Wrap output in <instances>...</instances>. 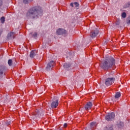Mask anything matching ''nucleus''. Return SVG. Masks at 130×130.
I'll list each match as a JSON object with an SVG mask.
<instances>
[{
	"label": "nucleus",
	"instance_id": "nucleus-1",
	"mask_svg": "<svg viewBox=\"0 0 130 130\" xmlns=\"http://www.w3.org/2000/svg\"><path fill=\"white\" fill-rule=\"evenodd\" d=\"M42 9L40 7H35L29 9L27 13V17L30 19H38L39 17L42 16Z\"/></svg>",
	"mask_w": 130,
	"mask_h": 130
},
{
	"label": "nucleus",
	"instance_id": "nucleus-2",
	"mask_svg": "<svg viewBox=\"0 0 130 130\" xmlns=\"http://www.w3.org/2000/svg\"><path fill=\"white\" fill-rule=\"evenodd\" d=\"M115 64V59L112 57H110L105 59V61L100 64V67L103 70H108L111 68L112 66Z\"/></svg>",
	"mask_w": 130,
	"mask_h": 130
},
{
	"label": "nucleus",
	"instance_id": "nucleus-3",
	"mask_svg": "<svg viewBox=\"0 0 130 130\" xmlns=\"http://www.w3.org/2000/svg\"><path fill=\"white\" fill-rule=\"evenodd\" d=\"M115 81V78L113 77H109L106 79L105 84L106 86H110L114 83Z\"/></svg>",
	"mask_w": 130,
	"mask_h": 130
},
{
	"label": "nucleus",
	"instance_id": "nucleus-4",
	"mask_svg": "<svg viewBox=\"0 0 130 130\" xmlns=\"http://www.w3.org/2000/svg\"><path fill=\"white\" fill-rule=\"evenodd\" d=\"M114 117H115V114L114 113L112 112L110 113H108L105 116L106 120L107 121H111L114 119Z\"/></svg>",
	"mask_w": 130,
	"mask_h": 130
},
{
	"label": "nucleus",
	"instance_id": "nucleus-5",
	"mask_svg": "<svg viewBox=\"0 0 130 130\" xmlns=\"http://www.w3.org/2000/svg\"><path fill=\"white\" fill-rule=\"evenodd\" d=\"M58 106V99L56 96L53 98V102L51 103V107L52 108H56Z\"/></svg>",
	"mask_w": 130,
	"mask_h": 130
},
{
	"label": "nucleus",
	"instance_id": "nucleus-6",
	"mask_svg": "<svg viewBox=\"0 0 130 130\" xmlns=\"http://www.w3.org/2000/svg\"><path fill=\"white\" fill-rule=\"evenodd\" d=\"M54 63H55V62H54V61H50V62L47 64L46 68V71H50V70H52L53 68V66H54Z\"/></svg>",
	"mask_w": 130,
	"mask_h": 130
},
{
	"label": "nucleus",
	"instance_id": "nucleus-7",
	"mask_svg": "<svg viewBox=\"0 0 130 130\" xmlns=\"http://www.w3.org/2000/svg\"><path fill=\"white\" fill-rule=\"evenodd\" d=\"M98 34H99V30L97 28H95L94 30L91 32L90 36L92 38H95Z\"/></svg>",
	"mask_w": 130,
	"mask_h": 130
},
{
	"label": "nucleus",
	"instance_id": "nucleus-8",
	"mask_svg": "<svg viewBox=\"0 0 130 130\" xmlns=\"http://www.w3.org/2000/svg\"><path fill=\"white\" fill-rule=\"evenodd\" d=\"M42 113V110H39L38 111H36V114L32 116L31 118H32V119H35L36 118H37V117H40V115H41Z\"/></svg>",
	"mask_w": 130,
	"mask_h": 130
},
{
	"label": "nucleus",
	"instance_id": "nucleus-9",
	"mask_svg": "<svg viewBox=\"0 0 130 130\" xmlns=\"http://www.w3.org/2000/svg\"><path fill=\"white\" fill-rule=\"evenodd\" d=\"M56 33L58 35H62L63 34H66L67 33V30L59 28L57 30Z\"/></svg>",
	"mask_w": 130,
	"mask_h": 130
},
{
	"label": "nucleus",
	"instance_id": "nucleus-10",
	"mask_svg": "<svg viewBox=\"0 0 130 130\" xmlns=\"http://www.w3.org/2000/svg\"><path fill=\"white\" fill-rule=\"evenodd\" d=\"M7 38L9 39V40L14 39V38H15V32H11L9 33L7 36Z\"/></svg>",
	"mask_w": 130,
	"mask_h": 130
},
{
	"label": "nucleus",
	"instance_id": "nucleus-11",
	"mask_svg": "<svg viewBox=\"0 0 130 130\" xmlns=\"http://www.w3.org/2000/svg\"><path fill=\"white\" fill-rule=\"evenodd\" d=\"M92 103L88 102L85 105V109L86 110H89V109H91V108H92Z\"/></svg>",
	"mask_w": 130,
	"mask_h": 130
},
{
	"label": "nucleus",
	"instance_id": "nucleus-12",
	"mask_svg": "<svg viewBox=\"0 0 130 130\" xmlns=\"http://www.w3.org/2000/svg\"><path fill=\"white\" fill-rule=\"evenodd\" d=\"M37 54V51L35 50H32L30 52V57H31V58H33L35 56H36Z\"/></svg>",
	"mask_w": 130,
	"mask_h": 130
},
{
	"label": "nucleus",
	"instance_id": "nucleus-13",
	"mask_svg": "<svg viewBox=\"0 0 130 130\" xmlns=\"http://www.w3.org/2000/svg\"><path fill=\"white\" fill-rule=\"evenodd\" d=\"M117 127L119 130L121 129V128L123 127V123L120 122V124H118Z\"/></svg>",
	"mask_w": 130,
	"mask_h": 130
},
{
	"label": "nucleus",
	"instance_id": "nucleus-14",
	"mask_svg": "<svg viewBox=\"0 0 130 130\" xmlns=\"http://www.w3.org/2000/svg\"><path fill=\"white\" fill-rule=\"evenodd\" d=\"M90 126L91 128H94L96 126V122H92L90 124Z\"/></svg>",
	"mask_w": 130,
	"mask_h": 130
},
{
	"label": "nucleus",
	"instance_id": "nucleus-15",
	"mask_svg": "<svg viewBox=\"0 0 130 130\" xmlns=\"http://www.w3.org/2000/svg\"><path fill=\"white\" fill-rule=\"evenodd\" d=\"M104 130H113V127L112 126H109L104 128Z\"/></svg>",
	"mask_w": 130,
	"mask_h": 130
},
{
	"label": "nucleus",
	"instance_id": "nucleus-16",
	"mask_svg": "<svg viewBox=\"0 0 130 130\" xmlns=\"http://www.w3.org/2000/svg\"><path fill=\"white\" fill-rule=\"evenodd\" d=\"M120 96H121V94H120V92H117L115 95V98H116V99H117V98H119Z\"/></svg>",
	"mask_w": 130,
	"mask_h": 130
},
{
	"label": "nucleus",
	"instance_id": "nucleus-17",
	"mask_svg": "<svg viewBox=\"0 0 130 130\" xmlns=\"http://www.w3.org/2000/svg\"><path fill=\"white\" fill-rule=\"evenodd\" d=\"M8 63L10 67H12L13 66V60L12 59H9L8 61Z\"/></svg>",
	"mask_w": 130,
	"mask_h": 130
},
{
	"label": "nucleus",
	"instance_id": "nucleus-18",
	"mask_svg": "<svg viewBox=\"0 0 130 130\" xmlns=\"http://www.w3.org/2000/svg\"><path fill=\"white\" fill-rule=\"evenodd\" d=\"M70 66L71 65L68 64V63H65L63 64V67L64 69H68V68H70Z\"/></svg>",
	"mask_w": 130,
	"mask_h": 130
},
{
	"label": "nucleus",
	"instance_id": "nucleus-19",
	"mask_svg": "<svg viewBox=\"0 0 130 130\" xmlns=\"http://www.w3.org/2000/svg\"><path fill=\"white\" fill-rule=\"evenodd\" d=\"M5 17H1V23H2V24H4V23H5Z\"/></svg>",
	"mask_w": 130,
	"mask_h": 130
},
{
	"label": "nucleus",
	"instance_id": "nucleus-20",
	"mask_svg": "<svg viewBox=\"0 0 130 130\" xmlns=\"http://www.w3.org/2000/svg\"><path fill=\"white\" fill-rule=\"evenodd\" d=\"M33 0H23L24 4H28V3H30V2H32Z\"/></svg>",
	"mask_w": 130,
	"mask_h": 130
},
{
	"label": "nucleus",
	"instance_id": "nucleus-21",
	"mask_svg": "<svg viewBox=\"0 0 130 130\" xmlns=\"http://www.w3.org/2000/svg\"><path fill=\"white\" fill-rule=\"evenodd\" d=\"M126 23L128 24V25H130V15L126 20Z\"/></svg>",
	"mask_w": 130,
	"mask_h": 130
},
{
	"label": "nucleus",
	"instance_id": "nucleus-22",
	"mask_svg": "<svg viewBox=\"0 0 130 130\" xmlns=\"http://www.w3.org/2000/svg\"><path fill=\"white\" fill-rule=\"evenodd\" d=\"M121 16L122 18H125L126 17V13H125V12H123L122 13Z\"/></svg>",
	"mask_w": 130,
	"mask_h": 130
},
{
	"label": "nucleus",
	"instance_id": "nucleus-23",
	"mask_svg": "<svg viewBox=\"0 0 130 130\" xmlns=\"http://www.w3.org/2000/svg\"><path fill=\"white\" fill-rule=\"evenodd\" d=\"M74 6H75L76 8H78L79 7V3L77 2H75L74 3Z\"/></svg>",
	"mask_w": 130,
	"mask_h": 130
},
{
	"label": "nucleus",
	"instance_id": "nucleus-24",
	"mask_svg": "<svg viewBox=\"0 0 130 130\" xmlns=\"http://www.w3.org/2000/svg\"><path fill=\"white\" fill-rule=\"evenodd\" d=\"M34 37H37V33L35 32L34 34L32 35Z\"/></svg>",
	"mask_w": 130,
	"mask_h": 130
},
{
	"label": "nucleus",
	"instance_id": "nucleus-25",
	"mask_svg": "<svg viewBox=\"0 0 130 130\" xmlns=\"http://www.w3.org/2000/svg\"><path fill=\"white\" fill-rule=\"evenodd\" d=\"M6 124H7V125H9L11 124V121H8L6 122Z\"/></svg>",
	"mask_w": 130,
	"mask_h": 130
},
{
	"label": "nucleus",
	"instance_id": "nucleus-26",
	"mask_svg": "<svg viewBox=\"0 0 130 130\" xmlns=\"http://www.w3.org/2000/svg\"><path fill=\"white\" fill-rule=\"evenodd\" d=\"M3 6V0H0V7Z\"/></svg>",
	"mask_w": 130,
	"mask_h": 130
},
{
	"label": "nucleus",
	"instance_id": "nucleus-27",
	"mask_svg": "<svg viewBox=\"0 0 130 130\" xmlns=\"http://www.w3.org/2000/svg\"><path fill=\"white\" fill-rule=\"evenodd\" d=\"M64 127H67L68 126V124L64 123L63 125Z\"/></svg>",
	"mask_w": 130,
	"mask_h": 130
},
{
	"label": "nucleus",
	"instance_id": "nucleus-28",
	"mask_svg": "<svg viewBox=\"0 0 130 130\" xmlns=\"http://www.w3.org/2000/svg\"><path fill=\"white\" fill-rule=\"evenodd\" d=\"M70 6H71V7H72V8H74V3H71V4H70Z\"/></svg>",
	"mask_w": 130,
	"mask_h": 130
},
{
	"label": "nucleus",
	"instance_id": "nucleus-29",
	"mask_svg": "<svg viewBox=\"0 0 130 130\" xmlns=\"http://www.w3.org/2000/svg\"><path fill=\"white\" fill-rule=\"evenodd\" d=\"M0 74H1V75H3V71H1V72H0Z\"/></svg>",
	"mask_w": 130,
	"mask_h": 130
}]
</instances>
